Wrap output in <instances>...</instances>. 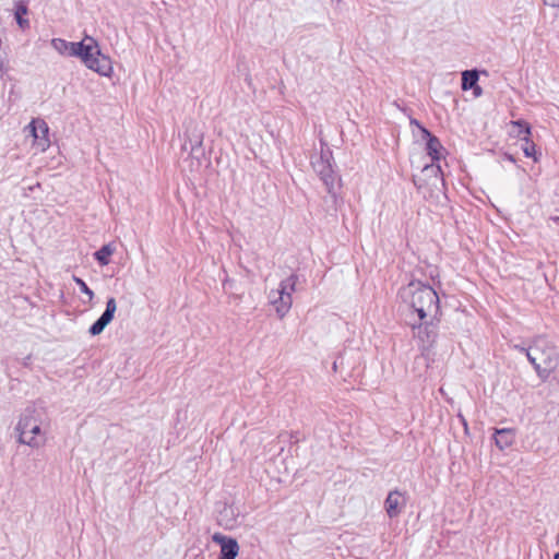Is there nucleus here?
Instances as JSON below:
<instances>
[{"instance_id":"1","label":"nucleus","mask_w":559,"mask_h":559,"mask_svg":"<svg viewBox=\"0 0 559 559\" xmlns=\"http://www.w3.org/2000/svg\"><path fill=\"white\" fill-rule=\"evenodd\" d=\"M50 44L60 55L80 58L86 68L100 75L108 76L112 71L110 59L100 52L97 41L91 36L79 43L52 38Z\"/></svg>"},{"instance_id":"2","label":"nucleus","mask_w":559,"mask_h":559,"mask_svg":"<svg viewBox=\"0 0 559 559\" xmlns=\"http://www.w3.org/2000/svg\"><path fill=\"white\" fill-rule=\"evenodd\" d=\"M400 297L424 321L439 310V297L435 289L421 282H411L400 290Z\"/></svg>"},{"instance_id":"3","label":"nucleus","mask_w":559,"mask_h":559,"mask_svg":"<svg viewBox=\"0 0 559 559\" xmlns=\"http://www.w3.org/2000/svg\"><path fill=\"white\" fill-rule=\"evenodd\" d=\"M526 357L534 366L538 376L546 378L558 364V354L548 342L542 337L537 338L526 350Z\"/></svg>"},{"instance_id":"4","label":"nucleus","mask_w":559,"mask_h":559,"mask_svg":"<svg viewBox=\"0 0 559 559\" xmlns=\"http://www.w3.org/2000/svg\"><path fill=\"white\" fill-rule=\"evenodd\" d=\"M19 441L32 448H40L46 443L45 432L41 430V423L35 416V409L27 408L21 417L17 427Z\"/></svg>"},{"instance_id":"5","label":"nucleus","mask_w":559,"mask_h":559,"mask_svg":"<svg viewBox=\"0 0 559 559\" xmlns=\"http://www.w3.org/2000/svg\"><path fill=\"white\" fill-rule=\"evenodd\" d=\"M414 337L423 355H426L435 345L438 337V325L433 322L419 321L411 323Z\"/></svg>"},{"instance_id":"6","label":"nucleus","mask_w":559,"mask_h":559,"mask_svg":"<svg viewBox=\"0 0 559 559\" xmlns=\"http://www.w3.org/2000/svg\"><path fill=\"white\" fill-rule=\"evenodd\" d=\"M330 152H321L311 162L314 171L320 176L329 192H332L335 183V176L330 163Z\"/></svg>"},{"instance_id":"7","label":"nucleus","mask_w":559,"mask_h":559,"mask_svg":"<svg viewBox=\"0 0 559 559\" xmlns=\"http://www.w3.org/2000/svg\"><path fill=\"white\" fill-rule=\"evenodd\" d=\"M405 506L406 498L399 490L390 491L384 501L385 512L391 519L399 516Z\"/></svg>"},{"instance_id":"8","label":"nucleus","mask_w":559,"mask_h":559,"mask_svg":"<svg viewBox=\"0 0 559 559\" xmlns=\"http://www.w3.org/2000/svg\"><path fill=\"white\" fill-rule=\"evenodd\" d=\"M213 540L221 545L219 559H235L239 551V546L236 539L221 534H215Z\"/></svg>"},{"instance_id":"9","label":"nucleus","mask_w":559,"mask_h":559,"mask_svg":"<svg viewBox=\"0 0 559 559\" xmlns=\"http://www.w3.org/2000/svg\"><path fill=\"white\" fill-rule=\"evenodd\" d=\"M269 298L281 319L284 318L292 308L293 297L289 294H281L278 290H272Z\"/></svg>"},{"instance_id":"10","label":"nucleus","mask_w":559,"mask_h":559,"mask_svg":"<svg viewBox=\"0 0 559 559\" xmlns=\"http://www.w3.org/2000/svg\"><path fill=\"white\" fill-rule=\"evenodd\" d=\"M31 132L34 139L37 141V145L41 151L48 146V126L44 120H33L29 124Z\"/></svg>"},{"instance_id":"11","label":"nucleus","mask_w":559,"mask_h":559,"mask_svg":"<svg viewBox=\"0 0 559 559\" xmlns=\"http://www.w3.org/2000/svg\"><path fill=\"white\" fill-rule=\"evenodd\" d=\"M424 138L426 139V151L433 162L441 158L442 145L437 136L432 135L427 129L420 127Z\"/></svg>"},{"instance_id":"12","label":"nucleus","mask_w":559,"mask_h":559,"mask_svg":"<svg viewBox=\"0 0 559 559\" xmlns=\"http://www.w3.org/2000/svg\"><path fill=\"white\" fill-rule=\"evenodd\" d=\"M515 433L510 428L495 430V443L500 450L509 448L514 442Z\"/></svg>"},{"instance_id":"13","label":"nucleus","mask_w":559,"mask_h":559,"mask_svg":"<svg viewBox=\"0 0 559 559\" xmlns=\"http://www.w3.org/2000/svg\"><path fill=\"white\" fill-rule=\"evenodd\" d=\"M115 252L112 243L104 245L99 250L94 253V258L100 265L109 264V257Z\"/></svg>"},{"instance_id":"14","label":"nucleus","mask_w":559,"mask_h":559,"mask_svg":"<svg viewBox=\"0 0 559 559\" xmlns=\"http://www.w3.org/2000/svg\"><path fill=\"white\" fill-rule=\"evenodd\" d=\"M478 73L476 70H466L462 73V90H472L477 85Z\"/></svg>"},{"instance_id":"15","label":"nucleus","mask_w":559,"mask_h":559,"mask_svg":"<svg viewBox=\"0 0 559 559\" xmlns=\"http://www.w3.org/2000/svg\"><path fill=\"white\" fill-rule=\"evenodd\" d=\"M297 281V275L292 274L280 283V286L276 290L281 292V294H289L292 296L296 290Z\"/></svg>"},{"instance_id":"16","label":"nucleus","mask_w":559,"mask_h":559,"mask_svg":"<svg viewBox=\"0 0 559 559\" xmlns=\"http://www.w3.org/2000/svg\"><path fill=\"white\" fill-rule=\"evenodd\" d=\"M116 310H117V302H116V299L111 297L107 300L106 309L98 319L108 325L111 322V320L114 319Z\"/></svg>"},{"instance_id":"17","label":"nucleus","mask_w":559,"mask_h":559,"mask_svg":"<svg viewBox=\"0 0 559 559\" xmlns=\"http://www.w3.org/2000/svg\"><path fill=\"white\" fill-rule=\"evenodd\" d=\"M116 310H117V302H116V299L111 297L107 300L106 309L98 319L108 325L111 322V320L114 319Z\"/></svg>"},{"instance_id":"18","label":"nucleus","mask_w":559,"mask_h":559,"mask_svg":"<svg viewBox=\"0 0 559 559\" xmlns=\"http://www.w3.org/2000/svg\"><path fill=\"white\" fill-rule=\"evenodd\" d=\"M511 123L514 128H518V136L528 143L531 135V127L528 123L522 120L512 121Z\"/></svg>"},{"instance_id":"19","label":"nucleus","mask_w":559,"mask_h":559,"mask_svg":"<svg viewBox=\"0 0 559 559\" xmlns=\"http://www.w3.org/2000/svg\"><path fill=\"white\" fill-rule=\"evenodd\" d=\"M73 281L76 283V285L80 287V290L85 294L88 297V300L91 301L94 298V293L92 289L88 288L86 283L76 276H73Z\"/></svg>"},{"instance_id":"20","label":"nucleus","mask_w":559,"mask_h":559,"mask_svg":"<svg viewBox=\"0 0 559 559\" xmlns=\"http://www.w3.org/2000/svg\"><path fill=\"white\" fill-rule=\"evenodd\" d=\"M423 173L426 175V176H433L436 178V180L439 179V175L441 173V168L439 165H435V164H431V165H426L424 168H423Z\"/></svg>"},{"instance_id":"21","label":"nucleus","mask_w":559,"mask_h":559,"mask_svg":"<svg viewBox=\"0 0 559 559\" xmlns=\"http://www.w3.org/2000/svg\"><path fill=\"white\" fill-rule=\"evenodd\" d=\"M107 326L102 320L97 319L90 328L88 332L91 335L95 336L100 334L105 328Z\"/></svg>"},{"instance_id":"22","label":"nucleus","mask_w":559,"mask_h":559,"mask_svg":"<svg viewBox=\"0 0 559 559\" xmlns=\"http://www.w3.org/2000/svg\"><path fill=\"white\" fill-rule=\"evenodd\" d=\"M26 12H27V9L24 5H20L15 12L16 22L22 27L24 24H27V21L22 19L23 14H25Z\"/></svg>"},{"instance_id":"23","label":"nucleus","mask_w":559,"mask_h":559,"mask_svg":"<svg viewBox=\"0 0 559 559\" xmlns=\"http://www.w3.org/2000/svg\"><path fill=\"white\" fill-rule=\"evenodd\" d=\"M523 153L526 157H533L535 153V144L531 141L523 147Z\"/></svg>"},{"instance_id":"24","label":"nucleus","mask_w":559,"mask_h":559,"mask_svg":"<svg viewBox=\"0 0 559 559\" xmlns=\"http://www.w3.org/2000/svg\"><path fill=\"white\" fill-rule=\"evenodd\" d=\"M4 63H5V52L1 46L0 47V76L2 75V69L4 67Z\"/></svg>"},{"instance_id":"25","label":"nucleus","mask_w":559,"mask_h":559,"mask_svg":"<svg viewBox=\"0 0 559 559\" xmlns=\"http://www.w3.org/2000/svg\"><path fill=\"white\" fill-rule=\"evenodd\" d=\"M544 3L552 8H559V0H544Z\"/></svg>"},{"instance_id":"26","label":"nucleus","mask_w":559,"mask_h":559,"mask_svg":"<svg viewBox=\"0 0 559 559\" xmlns=\"http://www.w3.org/2000/svg\"><path fill=\"white\" fill-rule=\"evenodd\" d=\"M202 144V140L198 139L194 144H191V150L193 151L195 146H200Z\"/></svg>"},{"instance_id":"27","label":"nucleus","mask_w":559,"mask_h":559,"mask_svg":"<svg viewBox=\"0 0 559 559\" xmlns=\"http://www.w3.org/2000/svg\"><path fill=\"white\" fill-rule=\"evenodd\" d=\"M514 347H515L519 352L524 353L525 355H526V350L528 349V348H525V347H523V346H519V345H515Z\"/></svg>"},{"instance_id":"28","label":"nucleus","mask_w":559,"mask_h":559,"mask_svg":"<svg viewBox=\"0 0 559 559\" xmlns=\"http://www.w3.org/2000/svg\"><path fill=\"white\" fill-rule=\"evenodd\" d=\"M474 93H475L477 96L481 94V90H480V87H479L478 85H476V86L474 87Z\"/></svg>"},{"instance_id":"29","label":"nucleus","mask_w":559,"mask_h":559,"mask_svg":"<svg viewBox=\"0 0 559 559\" xmlns=\"http://www.w3.org/2000/svg\"><path fill=\"white\" fill-rule=\"evenodd\" d=\"M506 158H507L509 162H511V163H514V162H515V159L513 158V156H512V155H506Z\"/></svg>"},{"instance_id":"30","label":"nucleus","mask_w":559,"mask_h":559,"mask_svg":"<svg viewBox=\"0 0 559 559\" xmlns=\"http://www.w3.org/2000/svg\"><path fill=\"white\" fill-rule=\"evenodd\" d=\"M459 417L461 418V420H462V423H463L464 427H465V428H467V424H466L465 418H464L462 415H459Z\"/></svg>"},{"instance_id":"31","label":"nucleus","mask_w":559,"mask_h":559,"mask_svg":"<svg viewBox=\"0 0 559 559\" xmlns=\"http://www.w3.org/2000/svg\"><path fill=\"white\" fill-rule=\"evenodd\" d=\"M554 559H559V552H556Z\"/></svg>"},{"instance_id":"32","label":"nucleus","mask_w":559,"mask_h":559,"mask_svg":"<svg viewBox=\"0 0 559 559\" xmlns=\"http://www.w3.org/2000/svg\"><path fill=\"white\" fill-rule=\"evenodd\" d=\"M336 368H337V365H336V362H334L333 364V369L336 370Z\"/></svg>"}]
</instances>
